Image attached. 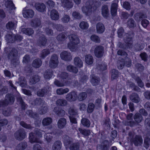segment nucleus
<instances>
[{"mask_svg": "<svg viewBox=\"0 0 150 150\" xmlns=\"http://www.w3.org/2000/svg\"><path fill=\"white\" fill-rule=\"evenodd\" d=\"M70 42L68 44V47L71 51L75 52L77 50L76 45L80 42L78 37L74 34H71L69 36Z\"/></svg>", "mask_w": 150, "mask_h": 150, "instance_id": "f257e3e1", "label": "nucleus"}, {"mask_svg": "<svg viewBox=\"0 0 150 150\" xmlns=\"http://www.w3.org/2000/svg\"><path fill=\"white\" fill-rule=\"evenodd\" d=\"M96 4L93 1H88L86 2V5L82 7L81 9L83 13L86 16H89L92 12L96 10L97 8Z\"/></svg>", "mask_w": 150, "mask_h": 150, "instance_id": "f03ea898", "label": "nucleus"}, {"mask_svg": "<svg viewBox=\"0 0 150 150\" xmlns=\"http://www.w3.org/2000/svg\"><path fill=\"white\" fill-rule=\"evenodd\" d=\"M43 133L44 132L40 130L35 131V133H30L29 134V137L30 142L31 143L36 142L41 143V141L40 139L42 137Z\"/></svg>", "mask_w": 150, "mask_h": 150, "instance_id": "7ed1b4c3", "label": "nucleus"}, {"mask_svg": "<svg viewBox=\"0 0 150 150\" xmlns=\"http://www.w3.org/2000/svg\"><path fill=\"white\" fill-rule=\"evenodd\" d=\"M64 142L66 148L70 145V150H78L79 148V145L78 143L71 144V139L68 136H66L64 138Z\"/></svg>", "mask_w": 150, "mask_h": 150, "instance_id": "20e7f679", "label": "nucleus"}, {"mask_svg": "<svg viewBox=\"0 0 150 150\" xmlns=\"http://www.w3.org/2000/svg\"><path fill=\"white\" fill-rule=\"evenodd\" d=\"M6 98L4 101H1L0 102V106L8 104H12L14 102V97L11 95H7Z\"/></svg>", "mask_w": 150, "mask_h": 150, "instance_id": "39448f33", "label": "nucleus"}, {"mask_svg": "<svg viewBox=\"0 0 150 150\" xmlns=\"http://www.w3.org/2000/svg\"><path fill=\"white\" fill-rule=\"evenodd\" d=\"M58 57L57 55H54L51 57L49 65L51 67L55 68L56 67L58 63Z\"/></svg>", "mask_w": 150, "mask_h": 150, "instance_id": "423d86ee", "label": "nucleus"}, {"mask_svg": "<svg viewBox=\"0 0 150 150\" xmlns=\"http://www.w3.org/2000/svg\"><path fill=\"white\" fill-rule=\"evenodd\" d=\"M26 135L24 130L23 129L19 130L15 134V137L18 140L23 139L26 137Z\"/></svg>", "mask_w": 150, "mask_h": 150, "instance_id": "0eeeda50", "label": "nucleus"}, {"mask_svg": "<svg viewBox=\"0 0 150 150\" xmlns=\"http://www.w3.org/2000/svg\"><path fill=\"white\" fill-rule=\"evenodd\" d=\"M22 39V37L20 36H14V35L9 34H7L5 37L6 40L9 42H13L15 40H21Z\"/></svg>", "mask_w": 150, "mask_h": 150, "instance_id": "6e6552de", "label": "nucleus"}, {"mask_svg": "<svg viewBox=\"0 0 150 150\" xmlns=\"http://www.w3.org/2000/svg\"><path fill=\"white\" fill-rule=\"evenodd\" d=\"M103 48L101 46H97L95 48L94 53L95 56L98 57H101L103 55Z\"/></svg>", "mask_w": 150, "mask_h": 150, "instance_id": "1a4fd4ad", "label": "nucleus"}, {"mask_svg": "<svg viewBox=\"0 0 150 150\" xmlns=\"http://www.w3.org/2000/svg\"><path fill=\"white\" fill-rule=\"evenodd\" d=\"M61 59L69 61L71 59V57L70 53L66 51L62 52L60 54Z\"/></svg>", "mask_w": 150, "mask_h": 150, "instance_id": "9d476101", "label": "nucleus"}, {"mask_svg": "<svg viewBox=\"0 0 150 150\" xmlns=\"http://www.w3.org/2000/svg\"><path fill=\"white\" fill-rule=\"evenodd\" d=\"M62 6L68 8H71L73 6L72 2L69 0H60Z\"/></svg>", "mask_w": 150, "mask_h": 150, "instance_id": "9b49d317", "label": "nucleus"}, {"mask_svg": "<svg viewBox=\"0 0 150 150\" xmlns=\"http://www.w3.org/2000/svg\"><path fill=\"white\" fill-rule=\"evenodd\" d=\"M34 15V12L32 10H24L23 11V15L25 18H32Z\"/></svg>", "mask_w": 150, "mask_h": 150, "instance_id": "f8f14e48", "label": "nucleus"}, {"mask_svg": "<svg viewBox=\"0 0 150 150\" xmlns=\"http://www.w3.org/2000/svg\"><path fill=\"white\" fill-rule=\"evenodd\" d=\"M105 28L103 24L101 23H98L96 25V30L97 33L98 34H101L103 33L105 30Z\"/></svg>", "mask_w": 150, "mask_h": 150, "instance_id": "ddd939ff", "label": "nucleus"}, {"mask_svg": "<svg viewBox=\"0 0 150 150\" xmlns=\"http://www.w3.org/2000/svg\"><path fill=\"white\" fill-rule=\"evenodd\" d=\"M77 97V95L75 92L69 93L66 96L67 99L69 101L75 100Z\"/></svg>", "mask_w": 150, "mask_h": 150, "instance_id": "4468645a", "label": "nucleus"}, {"mask_svg": "<svg viewBox=\"0 0 150 150\" xmlns=\"http://www.w3.org/2000/svg\"><path fill=\"white\" fill-rule=\"evenodd\" d=\"M35 7L38 11L41 12H43L46 10L45 6L42 3H36Z\"/></svg>", "mask_w": 150, "mask_h": 150, "instance_id": "2eb2a0df", "label": "nucleus"}, {"mask_svg": "<svg viewBox=\"0 0 150 150\" xmlns=\"http://www.w3.org/2000/svg\"><path fill=\"white\" fill-rule=\"evenodd\" d=\"M108 142L107 141H104L101 144V146H97L98 150H108Z\"/></svg>", "mask_w": 150, "mask_h": 150, "instance_id": "dca6fc26", "label": "nucleus"}, {"mask_svg": "<svg viewBox=\"0 0 150 150\" xmlns=\"http://www.w3.org/2000/svg\"><path fill=\"white\" fill-rule=\"evenodd\" d=\"M132 141L135 146H137L142 144L143 140L141 137L137 136Z\"/></svg>", "mask_w": 150, "mask_h": 150, "instance_id": "f3484780", "label": "nucleus"}, {"mask_svg": "<svg viewBox=\"0 0 150 150\" xmlns=\"http://www.w3.org/2000/svg\"><path fill=\"white\" fill-rule=\"evenodd\" d=\"M51 18L53 20H57L59 18V15L57 11L55 10L51 11L50 13Z\"/></svg>", "mask_w": 150, "mask_h": 150, "instance_id": "a211bd4d", "label": "nucleus"}, {"mask_svg": "<svg viewBox=\"0 0 150 150\" xmlns=\"http://www.w3.org/2000/svg\"><path fill=\"white\" fill-rule=\"evenodd\" d=\"M74 64L75 65L79 67H81L83 66V62L78 57H75L74 60Z\"/></svg>", "mask_w": 150, "mask_h": 150, "instance_id": "6ab92c4d", "label": "nucleus"}, {"mask_svg": "<svg viewBox=\"0 0 150 150\" xmlns=\"http://www.w3.org/2000/svg\"><path fill=\"white\" fill-rule=\"evenodd\" d=\"M102 14L104 17H107L109 15V10L108 6L106 5L103 6L102 8Z\"/></svg>", "mask_w": 150, "mask_h": 150, "instance_id": "aec40b11", "label": "nucleus"}, {"mask_svg": "<svg viewBox=\"0 0 150 150\" xmlns=\"http://www.w3.org/2000/svg\"><path fill=\"white\" fill-rule=\"evenodd\" d=\"M117 4H112L111 7V13L112 16H115L117 14Z\"/></svg>", "mask_w": 150, "mask_h": 150, "instance_id": "412c9836", "label": "nucleus"}, {"mask_svg": "<svg viewBox=\"0 0 150 150\" xmlns=\"http://www.w3.org/2000/svg\"><path fill=\"white\" fill-rule=\"evenodd\" d=\"M66 120L64 118H62L58 121L57 125L58 127L59 128H63L66 124Z\"/></svg>", "mask_w": 150, "mask_h": 150, "instance_id": "4be33fe9", "label": "nucleus"}, {"mask_svg": "<svg viewBox=\"0 0 150 150\" xmlns=\"http://www.w3.org/2000/svg\"><path fill=\"white\" fill-rule=\"evenodd\" d=\"M85 60L86 63L88 65H91L93 63V58L90 54L86 55Z\"/></svg>", "mask_w": 150, "mask_h": 150, "instance_id": "5701e85b", "label": "nucleus"}, {"mask_svg": "<svg viewBox=\"0 0 150 150\" xmlns=\"http://www.w3.org/2000/svg\"><path fill=\"white\" fill-rule=\"evenodd\" d=\"M62 146V144L59 141L56 142L52 147V150H60Z\"/></svg>", "mask_w": 150, "mask_h": 150, "instance_id": "b1692460", "label": "nucleus"}, {"mask_svg": "<svg viewBox=\"0 0 150 150\" xmlns=\"http://www.w3.org/2000/svg\"><path fill=\"white\" fill-rule=\"evenodd\" d=\"M52 122V120L50 117H46L42 121V124L44 126L50 125Z\"/></svg>", "mask_w": 150, "mask_h": 150, "instance_id": "393cba45", "label": "nucleus"}, {"mask_svg": "<svg viewBox=\"0 0 150 150\" xmlns=\"http://www.w3.org/2000/svg\"><path fill=\"white\" fill-rule=\"evenodd\" d=\"M91 77V82L93 85H96L99 81V79L93 75H92Z\"/></svg>", "mask_w": 150, "mask_h": 150, "instance_id": "a878e982", "label": "nucleus"}, {"mask_svg": "<svg viewBox=\"0 0 150 150\" xmlns=\"http://www.w3.org/2000/svg\"><path fill=\"white\" fill-rule=\"evenodd\" d=\"M16 24L14 22H9L6 24V27L7 29L10 30H13L15 28Z\"/></svg>", "mask_w": 150, "mask_h": 150, "instance_id": "bb28decb", "label": "nucleus"}, {"mask_svg": "<svg viewBox=\"0 0 150 150\" xmlns=\"http://www.w3.org/2000/svg\"><path fill=\"white\" fill-rule=\"evenodd\" d=\"M21 31L23 33L26 35H30L33 34V31L30 28L26 29L25 28H22Z\"/></svg>", "mask_w": 150, "mask_h": 150, "instance_id": "cd10ccee", "label": "nucleus"}, {"mask_svg": "<svg viewBox=\"0 0 150 150\" xmlns=\"http://www.w3.org/2000/svg\"><path fill=\"white\" fill-rule=\"evenodd\" d=\"M130 99L133 102L136 103H138L140 100L138 96L135 93L133 94L131 96Z\"/></svg>", "mask_w": 150, "mask_h": 150, "instance_id": "c85d7f7f", "label": "nucleus"}, {"mask_svg": "<svg viewBox=\"0 0 150 150\" xmlns=\"http://www.w3.org/2000/svg\"><path fill=\"white\" fill-rule=\"evenodd\" d=\"M5 5L6 8L9 9H12L14 8V6L12 1L11 0L7 1L5 3Z\"/></svg>", "mask_w": 150, "mask_h": 150, "instance_id": "c756f323", "label": "nucleus"}, {"mask_svg": "<svg viewBox=\"0 0 150 150\" xmlns=\"http://www.w3.org/2000/svg\"><path fill=\"white\" fill-rule=\"evenodd\" d=\"M18 55L17 51L15 49H13L10 53L8 55V57L9 59L13 58L14 59L15 57Z\"/></svg>", "mask_w": 150, "mask_h": 150, "instance_id": "7c9ffc66", "label": "nucleus"}, {"mask_svg": "<svg viewBox=\"0 0 150 150\" xmlns=\"http://www.w3.org/2000/svg\"><path fill=\"white\" fill-rule=\"evenodd\" d=\"M42 64V61L40 59L35 60L33 63V66L35 68L39 67Z\"/></svg>", "mask_w": 150, "mask_h": 150, "instance_id": "2f4dec72", "label": "nucleus"}, {"mask_svg": "<svg viewBox=\"0 0 150 150\" xmlns=\"http://www.w3.org/2000/svg\"><path fill=\"white\" fill-rule=\"evenodd\" d=\"M69 91V90L67 88L63 89L62 88L58 89L57 90V93L58 95H62L66 93Z\"/></svg>", "mask_w": 150, "mask_h": 150, "instance_id": "473e14b6", "label": "nucleus"}, {"mask_svg": "<svg viewBox=\"0 0 150 150\" xmlns=\"http://www.w3.org/2000/svg\"><path fill=\"white\" fill-rule=\"evenodd\" d=\"M53 48L50 49V51L49 49H45L43 50L42 53V58L45 57L47 55L50 53V52H52L54 51Z\"/></svg>", "mask_w": 150, "mask_h": 150, "instance_id": "72a5a7b5", "label": "nucleus"}, {"mask_svg": "<svg viewBox=\"0 0 150 150\" xmlns=\"http://www.w3.org/2000/svg\"><path fill=\"white\" fill-rule=\"evenodd\" d=\"M67 38V35L65 34L62 33L59 34L57 37V40L60 41H63Z\"/></svg>", "mask_w": 150, "mask_h": 150, "instance_id": "f704fd0d", "label": "nucleus"}, {"mask_svg": "<svg viewBox=\"0 0 150 150\" xmlns=\"http://www.w3.org/2000/svg\"><path fill=\"white\" fill-rule=\"evenodd\" d=\"M80 28L82 30L87 29L89 25L87 23L82 21L79 24Z\"/></svg>", "mask_w": 150, "mask_h": 150, "instance_id": "c9c22d12", "label": "nucleus"}, {"mask_svg": "<svg viewBox=\"0 0 150 150\" xmlns=\"http://www.w3.org/2000/svg\"><path fill=\"white\" fill-rule=\"evenodd\" d=\"M67 69L69 71L76 73L78 71V69L73 66L69 65L67 67Z\"/></svg>", "mask_w": 150, "mask_h": 150, "instance_id": "e433bc0d", "label": "nucleus"}, {"mask_svg": "<svg viewBox=\"0 0 150 150\" xmlns=\"http://www.w3.org/2000/svg\"><path fill=\"white\" fill-rule=\"evenodd\" d=\"M82 124L84 126L89 127L90 125V121L86 118H83L81 120Z\"/></svg>", "mask_w": 150, "mask_h": 150, "instance_id": "4c0bfd02", "label": "nucleus"}, {"mask_svg": "<svg viewBox=\"0 0 150 150\" xmlns=\"http://www.w3.org/2000/svg\"><path fill=\"white\" fill-rule=\"evenodd\" d=\"M90 39L92 41L96 42L99 43L100 41L99 38L95 35H92L90 37Z\"/></svg>", "mask_w": 150, "mask_h": 150, "instance_id": "58836bf2", "label": "nucleus"}, {"mask_svg": "<svg viewBox=\"0 0 150 150\" xmlns=\"http://www.w3.org/2000/svg\"><path fill=\"white\" fill-rule=\"evenodd\" d=\"M67 104V101L63 99L58 100L56 102V104L59 106H63L66 105Z\"/></svg>", "mask_w": 150, "mask_h": 150, "instance_id": "ea45409f", "label": "nucleus"}, {"mask_svg": "<svg viewBox=\"0 0 150 150\" xmlns=\"http://www.w3.org/2000/svg\"><path fill=\"white\" fill-rule=\"evenodd\" d=\"M27 146L26 143H20L17 146L16 149L17 150H22L25 149Z\"/></svg>", "mask_w": 150, "mask_h": 150, "instance_id": "a19ab883", "label": "nucleus"}, {"mask_svg": "<svg viewBox=\"0 0 150 150\" xmlns=\"http://www.w3.org/2000/svg\"><path fill=\"white\" fill-rule=\"evenodd\" d=\"M79 130L82 134L85 136H88L91 133L90 130H84L79 128Z\"/></svg>", "mask_w": 150, "mask_h": 150, "instance_id": "79ce46f5", "label": "nucleus"}, {"mask_svg": "<svg viewBox=\"0 0 150 150\" xmlns=\"http://www.w3.org/2000/svg\"><path fill=\"white\" fill-rule=\"evenodd\" d=\"M52 133H47L44 135L45 138L46 139L47 142L48 143L52 141Z\"/></svg>", "mask_w": 150, "mask_h": 150, "instance_id": "37998d69", "label": "nucleus"}, {"mask_svg": "<svg viewBox=\"0 0 150 150\" xmlns=\"http://www.w3.org/2000/svg\"><path fill=\"white\" fill-rule=\"evenodd\" d=\"M40 24L41 23L40 21L35 20L32 21L31 23V26L35 28L37 27H40Z\"/></svg>", "mask_w": 150, "mask_h": 150, "instance_id": "c03bdc74", "label": "nucleus"}, {"mask_svg": "<svg viewBox=\"0 0 150 150\" xmlns=\"http://www.w3.org/2000/svg\"><path fill=\"white\" fill-rule=\"evenodd\" d=\"M134 119L135 121L137 122H140L142 119L141 115L138 113L136 114L134 116Z\"/></svg>", "mask_w": 150, "mask_h": 150, "instance_id": "a18cd8bd", "label": "nucleus"}, {"mask_svg": "<svg viewBox=\"0 0 150 150\" xmlns=\"http://www.w3.org/2000/svg\"><path fill=\"white\" fill-rule=\"evenodd\" d=\"M94 105L92 103H90L89 104L87 109V111L88 112L91 113L92 112L94 109Z\"/></svg>", "mask_w": 150, "mask_h": 150, "instance_id": "49530a36", "label": "nucleus"}, {"mask_svg": "<svg viewBox=\"0 0 150 150\" xmlns=\"http://www.w3.org/2000/svg\"><path fill=\"white\" fill-rule=\"evenodd\" d=\"M86 97V94L85 92H82L79 94L78 98L80 101H82L85 99Z\"/></svg>", "mask_w": 150, "mask_h": 150, "instance_id": "de8ad7c7", "label": "nucleus"}, {"mask_svg": "<svg viewBox=\"0 0 150 150\" xmlns=\"http://www.w3.org/2000/svg\"><path fill=\"white\" fill-rule=\"evenodd\" d=\"M54 84L58 87H62L64 86L68 85V83L66 82L62 83L59 81L56 80L54 81Z\"/></svg>", "mask_w": 150, "mask_h": 150, "instance_id": "09e8293b", "label": "nucleus"}, {"mask_svg": "<svg viewBox=\"0 0 150 150\" xmlns=\"http://www.w3.org/2000/svg\"><path fill=\"white\" fill-rule=\"evenodd\" d=\"M40 78L38 76H35L30 79V82L32 84L35 83L39 81Z\"/></svg>", "mask_w": 150, "mask_h": 150, "instance_id": "8fccbe9b", "label": "nucleus"}, {"mask_svg": "<svg viewBox=\"0 0 150 150\" xmlns=\"http://www.w3.org/2000/svg\"><path fill=\"white\" fill-rule=\"evenodd\" d=\"M73 17L76 19H80L81 17V15L79 13L74 11V12L72 14Z\"/></svg>", "mask_w": 150, "mask_h": 150, "instance_id": "3c124183", "label": "nucleus"}, {"mask_svg": "<svg viewBox=\"0 0 150 150\" xmlns=\"http://www.w3.org/2000/svg\"><path fill=\"white\" fill-rule=\"evenodd\" d=\"M69 114L71 115H75L77 114V110H74L73 108H70L68 110Z\"/></svg>", "mask_w": 150, "mask_h": 150, "instance_id": "603ef678", "label": "nucleus"}, {"mask_svg": "<svg viewBox=\"0 0 150 150\" xmlns=\"http://www.w3.org/2000/svg\"><path fill=\"white\" fill-rule=\"evenodd\" d=\"M52 73L51 71L45 72L44 74V77L46 79H49L52 77Z\"/></svg>", "mask_w": 150, "mask_h": 150, "instance_id": "864d4df0", "label": "nucleus"}, {"mask_svg": "<svg viewBox=\"0 0 150 150\" xmlns=\"http://www.w3.org/2000/svg\"><path fill=\"white\" fill-rule=\"evenodd\" d=\"M127 25L129 27L131 28L134 27V20L132 18L129 19L127 22Z\"/></svg>", "mask_w": 150, "mask_h": 150, "instance_id": "5fc2aeb1", "label": "nucleus"}, {"mask_svg": "<svg viewBox=\"0 0 150 150\" xmlns=\"http://www.w3.org/2000/svg\"><path fill=\"white\" fill-rule=\"evenodd\" d=\"M118 74V72L117 70H113L112 72L111 78L113 79H115L117 76Z\"/></svg>", "mask_w": 150, "mask_h": 150, "instance_id": "6e6d98bb", "label": "nucleus"}, {"mask_svg": "<svg viewBox=\"0 0 150 150\" xmlns=\"http://www.w3.org/2000/svg\"><path fill=\"white\" fill-rule=\"evenodd\" d=\"M62 21L64 23H67L70 20V18L68 15L64 16L62 19Z\"/></svg>", "mask_w": 150, "mask_h": 150, "instance_id": "4d7b16f0", "label": "nucleus"}, {"mask_svg": "<svg viewBox=\"0 0 150 150\" xmlns=\"http://www.w3.org/2000/svg\"><path fill=\"white\" fill-rule=\"evenodd\" d=\"M123 6L124 8L127 10H129L130 9V6L128 2H124L123 4Z\"/></svg>", "mask_w": 150, "mask_h": 150, "instance_id": "13d9d810", "label": "nucleus"}, {"mask_svg": "<svg viewBox=\"0 0 150 150\" xmlns=\"http://www.w3.org/2000/svg\"><path fill=\"white\" fill-rule=\"evenodd\" d=\"M20 124L21 126L25 128L28 129L31 128V127L30 125L26 124L24 122H21Z\"/></svg>", "mask_w": 150, "mask_h": 150, "instance_id": "bf43d9fd", "label": "nucleus"}, {"mask_svg": "<svg viewBox=\"0 0 150 150\" xmlns=\"http://www.w3.org/2000/svg\"><path fill=\"white\" fill-rule=\"evenodd\" d=\"M150 139L149 138H146L144 142V146L146 148L148 147L149 145Z\"/></svg>", "mask_w": 150, "mask_h": 150, "instance_id": "052dcab7", "label": "nucleus"}, {"mask_svg": "<svg viewBox=\"0 0 150 150\" xmlns=\"http://www.w3.org/2000/svg\"><path fill=\"white\" fill-rule=\"evenodd\" d=\"M124 32V30L122 28H120L118 30L117 33L118 36L119 37H121L122 35Z\"/></svg>", "mask_w": 150, "mask_h": 150, "instance_id": "680f3d73", "label": "nucleus"}, {"mask_svg": "<svg viewBox=\"0 0 150 150\" xmlns=\"http://www.w3.org/2000/svg\"><path fill=\"white\" fill-rule=\"evenodd\" d=\"M53 26L57 30L60 31L63 30L62 25H55Z\"/></svg>", "mask_w": 150, "mask_h": 150, "instance_id": "e2e57ef3", "label": "nucleus"}, {"mask_svg": "<svg viewBox=\"0 0 150 150\" xmlns=\"http://www.w3.org/2000/svg\"><path fill=\"white\" fill-rule=\"evenodd\" d=\"M21 78L19 79V83L21 86L22 87H25L26 85V83L25 80H23V81H21L20 79Z\"/></svg>", "mask_w": 150, "mask_h": 150, "instance_id": "0e129e2a", "label": "nucleus"}, {"mask_svg": "<svg viewBox=\"0 0 150 150\" xmlns=\"http://www.w3.org/2000/svg\"><path fill=\"white\" fill-rule=\"evenodd\" d=\"M149 24V21L147 20H144L142 22V24L144 28H146Z\"/></svg>", "mask_w": 150, "mask_h": 150, "instance_id": "69168bd1", "label": "nucleus"}, {"mask_svg": "<svg viewBox=\"0 0 150 150\" xmlns=\"http://www.w3.org/2000/svg\"><path fill=\"white\" fill-rule=\"evenodd\" d=\"M45 94V91L42 90H40L37 92V95L39 96H43Z\"/></svg>", "mask_w": 150, "mask_h": 150, "instance_id": "338daca9", "label": "nucleus"}, {"mask_svg": "<svg viewBox=\"0 0 150 150\" xmlns=\"http://www.w3.org/2000/svg\"><path fill=\"white\" fill-rule=\"evenodd\" d=\"M33 150H42L40 145L36 144L34 146Z\"/></svg>", "mask_w": 150, "mask_h": 150, "instance_id": "774afa93", "label": "nucleus"}]
</instances>
